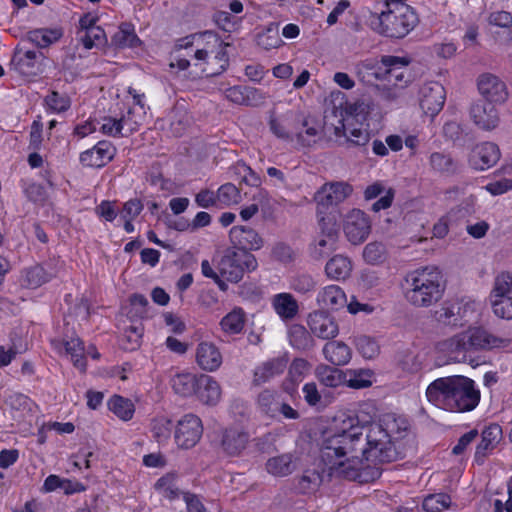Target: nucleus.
Wrapping results in <instances>:
<instances>
[{"label":"nucleus","mask_w":512,"mask_h":512,"mask_svg":"<svg viewBox=\"0 0 512 512\" xmlns=\"http://www.w3.org/2000/svg\"><path fill=\"white\" fill-rule=\"evenodd\" d=\"M319 453L330 476L359 482L380 476L378 469H372L370 478L367 477L369 465L364 464V422L357 415L347 416L339 428L324 432Z\"/></svg>","instance_id":"1"},{"label":"nucleus","mask_w":512,"mask_h":512,"mask_svg":"<svg viewBox=\"0 0 512 512\" xmlns=\"http://www.w3.org/2000/svg\"><path fill=\"white\" fill-rule=\"evenodd\" d=\"M402 417L385 416L379 422H364V464L391 463L404 456L401 440L408 431Z\"/></svg>","instance_id":"2"},{"label":"nucleus","mask_w":512,"mask_h":512,"mask_svg":"<svg viewBox=\"0 0 512 512\" xmlns=\"http://www.w3.org/2000/svg\"><path fill=\"white\" fill-rule=\"evenodd\" d=\"M430 403L449 412L465 413L474 410L481 399L475 381L463 375L441 377L426 389Z\"/></svg>","instance_id":"3"},{"label":"nucleus","mask_w":512,"mask_h":512,"mask_svg":"<svg viewBox=\"0 0 512 512\" xmlns=\"http://www.w3.org/2000/svg\"><path fill=\"white\" fill-rule=\"evenodd\" d=\"M512 336H497L482 327L470 328L439 344V349L446 353L452 362H466L468 353L473 350L504 349L511 345Z\"/></svg>","instance_id":"4"},{"label":"nucleus","mask_w":512,"mask_h":512,"mask_svg":"<svg viewBox=\"0 0 512 512\" xmlns=\"http://www.w3.org/2000/svg\"><path fill=\"white\" fill-rule=\"evenodd\" d=\"M404 296L412 306L430 307L443 297L445 281L437 267H424L409 272L404 278Z\"/></svg>","instance_id":"5"},{"label":"nucleus","mask_w":512,"mask_h":512,"mask_svg":"<svg viewBox=\"0 0 512 512\" xmlns=\"http://www.w3.org/2000/svg\"><path fill=\"white\" fill-rule=\"evenodd\" d=\"M418 16L411 6H400L396 10H383L371 15L373 30L390 38L401 39L418 24Z\"/></svg>","instance_id":"6"},{"label":"nucleus","mask_w":512,"mask_h":512,"mask_svg":"<svg viewBox=\"0 0 512 512\" xmlns=\"http://www.w3.org/2000/svg\"><path fill=\"white\" fill-rule=\"evenodd\" d=\"M257 266L258 263L253 254L232 247L225 250L218 262L217 270L226 281L238 283L246 272L254 271Z\"/></svg>","instance_id":"7"},{"label":"nucleus","mask_w":512,"mask_h":512,"mask_svg":"<svg viewBox=\"0 0 512 512\" xmlns=\"http://www.w3.org/2000/svg\"><path fill=\"white\" fill-rule=\"evenodd\" d=\"M202 434L201 419L194 414H186L178 421L175 429V440L179 447L189 449L199 442Z\"/></svg>","instance_id":"8"},{"label":"nucleus","mask_w":512,"mask_h":512,"mask_svg":"<svg viewBox=\"0 0 512 512\" xmlns=\"http://www.w3.org/2000/svg\"><path fill=\"white\" fill-rule=\"evenodd\" d=\"M321 238L311 248V257L320 260L328 257L337 248L338 229L331 219L322 217L319 221Z\"/></svg>","instance_id":"9"},{"label":"nucleus","mask_w":512,"mask_h":512,"mask_svg":"<svg viewBox=\"0 0 512 512\" xmlns=\"http://www.w3.org/2000/svg\"><path fill=\"white\" fill-rule=\"evenodd\" d=\"M371 231L369 217L359 209L350 211L344 222V233L349 242L358 245L366 240Z\"/></svg>","instance_id":"10"},{"label":"nucleus","mask_w":512,"mask_h":512,"mask_svg":"<svg viewBox=\"0 0 512 512\" xmlns=\"http://www.w3.org/2000/svg\"><path fill=\"white\" fill-rule=\"evenodd\" d=\"M445 102V89L438 82H430L420 89L419 104L426 115L436 116L443 108Z\"/></svg>","instance_id":"11"},{"label":"nucleus","mask_w":512,"mask_h":512,"mask_svg":"<svg viewBox=\"0 0 512 512\" xmlns=\"http://www.w3.org/2000/svg\"><path fill=\"white\" fill-rule=\"evenodd\" d=\"M307 325L313 335L329 340L339 333V327L335 319L323 310L313 311L308 315Z\"/></svg>","instance_id":"12"},{"label":"nucleus","mask_w":512,"mask_h":512,"mask_svg":"<svg viewBox=\"0 0 512 512\" xmlns=\"http://www.w3.org/2000/svg\"><path fill=\"white\" fill-rule=\"evenodd\" d=\"M352 186L345 182L325 184L315 193L314 200L322 208L343 202L351 193Z\"/></svg>","instance_id":"13"},{"label":"nucleus","mask_w":512,"mask_h":512,"mask_svg":"<svg viewBox=\"0 0 512 512\" xmlns=\"http://www.w3.org/2000/svg\"><path fill=\"white\" fill-rule=\"evenodd\" d=\"M477 85L485 101L504 103L508 98L506 84L493 74L487 73L480 75Z\"/></svg>","instance_id":"14"},{"label":"nucleus","mask_w":512,"mask_h":512,"mask_svg":"<svg viewBox=\"0 0 512 512\" xmlns=\"http://www.w3.org/2000/svg\"><path fill=\"white\" fill-rule=\"evenodd\" d=\"M42 58L43 54L41 52L33 50L23 51L21 48H16L11 63L19 74L32 77L42 72L40 62Z\"/></svg>","instance_id":"15"},{"label":"nucleus","mask_w":512,"mask_h":512,"mask_svg":"<svg viewBox=\"0 0 512 512\" xmlns=\"http://www.w3.org/2000/svg\"><path fill=\"white\" fill-rule=\"evenodd\" d=\"M470 115L480 129L490 131L497 127L499 123V114L494 103L478 100L472 104Z\"/></svg>","instance_id":"16"},{"label":"nucleus","mask_w":512,"mask_h":512,"mask_svg":"<svg viewBox=\"0 0 512 512\" xmlns=\"http://www.w3.org/2000/svg\"><path fill=\"white\" fill-rule=\"evenodd\" d=\"M249 434L240 428H226L221 435L220 447L229 457L240 456L249 443Z\"/></svg>","instance_id":"17"},{"label":"nucleus","mask_w":512,"mask_h":512,"mask_svg":"<svg viewBox=\"0 0 512 512\" xmlns=\"http://www.w3.org/2000/svg\"><path fill=\"white\" fill-rule=\"evenodd\" d=\"M115 151L111 142L99 141L93 148L80 154V162L87 167L100 168L113 159Z\"/></svg>","instance_id":"18"},{"label":"nucleus","mask_w":512,"mask_h":512,"mask_svg":"<svg viewBox=\"0 0 512 512\" xmlns=\"http://www.w3.org/2000/svg\"><path fill=\"white\" fill-rule=\"evenodd\" d=\"M229 238L233 247L237 250H259L263 246V239L251 227L234 226L229 232Z\"/></svg>","instance_id":"19"},{"label":"nucleus","mask_w":512,"mask_h":512,"mask_svg":"<svg viewBox=\"0 0 512 512\" xmlns=\"http://www.w3.org/2000/svg\"><path fill=\"white\" fill-rule=\"evenodd\" d=\"M325 469L307 468L300 476L293 479L294 490L298 494L310 495L314 494L323 482V473Z\"/></svg>","instance_id":"20"},{"label":"nucleus","mask_w":512,"mask_h":512,"mask_svg":"<svg viewBox=\"0 0 512 512\" xmlns=\"http://www.w3.org/2000/svg\"><path fill=\"white\" fill-rule=\"evenodd\" d=\"M501 153L497 144L483 142L477 145L472 154V162L476 169L485 170L495 165L500 159Z\"/></svg>","instance_id":"21"},{"label":"nucleus","mask_w":512,"mask_h":512,"mask_svg":"<svg viewBox=\"0 0 512 512\" xmlns=\"http://www.w3.org/2000/svg\"><path fill=\"white\" fill-rule=\"evenodd\" d=\"M196 362L202 370L213 372L222 364L218 347L211 342H201L196 349Z\"/></svg>","instance_id":"22"},{"label":"nucleus","mask_w":512,"mask_h":512,"mask_svg":"<svg viewBox=\"0 0 512 512\" xmlns=\"http://www.w3.org/2000/svg\"><path fill=\"white\" fill-rule=\"evenodd\" d=\"M201 37H207V45L217 47L215 56L212 59L206 61V64H213V62H217L219 65L212 69L209 73L211 76L223 73L229 66V56L226 51V48L229 46V44L223 42L220 37L212 31L203 32Z\"/></svg>","instance_id":"23"},{"label":"nucleus","mask_w":512,"mask_h":512,"mask_svg":"<svg viewBox=\"0 0 512 512\" xmlns=\"http://www.w3.org/2000/svg\"><path fill=\"white\" fill-rule=\"evenodd\" d=\"M288 364V358L286 356H280L268 360L262 365L258 366L254 371L253 384L261 385L268 382L273 377L282 374Z\"/></svg>","instance_id":"24"},{"label":"nucleus","mask_w":512,"mask_h":512,"mask_svg":"<svg viewBox=\"0 0 512 512\" xmlns=\"http://www.w3.org/2000/svg\"><path fill=\"white\" fill-rule=\"evenodd\" d=\"M271 305L275 313L283 321H291L299 314V304L290 293H278L273 296Z\"/></svg>","instance_id":"25"},{"label":"nucleus","mask_w":512,"mask_h":512,"mask_svg":"<svg viewBox=\"0 0 512 512\" xmlns=\"http://www.w3.org/2000/svg\"><path fill=\"white\" fill-rule=\"evenodd\" d=\"M481 442L476 447L474 460L482 465L488 451L492 450L502 437V429L498 424H491L482 431Z\"/></svg>","instance_id":"26"},{"label":"nucleus","mask_w":512,"mask_h":512,"mask_svg":"<svg viewBox=\"0 0 512 512\" xmlns=\"http://www.w3.org/2000/svg\"><path fill=\"white\" fill-rule=\"evenodd\" d=\"M195 395L202 403L215 405L221 397V388L211 376L202 374L198 377Z\"/></svg>","instance_id":"27"},{"label":"nucleus","mask_w":512,"mask_h":512,"mask_svg":"<svg viewBox=\"0 0 512 512\" xmlns=\"http://www.w3.org/2000/svg\"><path fill=\"white\" fill-rule=\"evenodd\" d=\"M317 302L323 309L337 311L347 304V299L339 286L329 285L318 293Z\"/></svg>","instance_id":"28"},{"label":"nucleus","mask_w":512,"mask_h":512,"mask_svg":"<svg viewBox=\"0 0 512 512\" xmlns=\"http://www.w3.org/2000/svg\"><path fill=\"white\" fill-rule=\"evenodd\" d=\"M381 63L386 68V79L388 82H392L396 85L397 83L404 81V70H407L410 59L407 57L385 55L382 56Z\"/></svg>","instance_id":"29"},{"label":"nucleus","mask_w":512,"mask_h":512,"mask_svg":"<svg viewBox=\"0 0 512 512\" xmlns=\"http://www.w3.org/2000/svg\"><path fill=\"white\" fill-rule=\"evenodd\" d=\"M466 306L459 302L445 303L435 312L436 319L446 325L462 326Z\"/></svg>","instance_id":"30"},{"label":"nucleus","mask_w":512,"mask_h":512,"mask_svg":"<svg viewBox=\"0 0 512 512\" xmlns=\"http://www.w3.org/2000/svg\"><path fill=\"white\" fill-rule=\"evenodd\" d=\"M57 271L52 264L34 265L25 272V283L29 288H38L56 277Z\"/></svg>","instance_id":"31"},{"label":"nucleus","mask_w":512,"mask_h":512,"mask_svg":"<svg viewBox=\"0 0 512 512\" xmlns=\"http://www.w3.org/2000/svg\"><path fill=\"white\" fill-rule=\"evenodd\" d=\"M265 466L269 474L276 477H285L296 470L295 457L292 453H284L269 458Z\"/></svg>","instance_id":"32"},{"label":"nucleus","mask_w":512,"mask_h":512,"mask_svg":"<svg viewBox=\"0 0 512 512\" xmlns=\"http://www.w3.org/2000/svg\"><path fill=\"white\" fill-rule=\"evenodd\" d=\"M325 359L335 366L346 365L352 356L351 349L342 341H330L323 347Z\"/></svg>","instance_id":"33"},{"label":"nucleus","mask_w":512,"mask_h":512,"mask_svg":"<svg viewBox=\"0 0 512 512\" xmlns=\"http://www.w3.org/2000/svg\"><path fill=\"white\" fill-rule=\"evenodd\" d=\"M226 98L239 105H254L261 98L259 90L248 86H233L225 91Z\"/></svg>","instance_id":"34"},{"label":"nucleus","mask_w":512,"mask_h":512,"mask_svg":"<svg viewBox=\"0 0 512 512\" xmlns=\"http://www.w3.org/2000/svg\"><path fill=\"white\" fill-rule=\"evenodd\" d=\"M352 271V263L348 257L336 255L332 257L325 266V272L329 278L345 280Z\"/></svg>","instance_id":"35"},{"label":"nucleus","mask_w":512,"mask_h":512,"mask_svg":"<svg viewBox=\"0 0 512 512\" xmlns=\"http://www.w3.org/2000/svg\"><path fill=\"white\" fill-rule=\"evenodd\" d=\"M303 325L294 324L288 330L289 342L295 349L307 351L314 347V339Z\"/></svg>","instance_id":"36"},{"label":"nucleus","mask_w":512,"mask_h":512,"mask_svg":"<svg viewBox=\"0 0 512 512\" xmlns=\"http://www.w3.org/2000/svg\"><path fill=\"white\" fill-rule=\"evenodd\" d=\"M429 164L431 168L440 174L452 175L457 172V162L450 156L443 152H433L429 157Z\"/></svg>","instance_id":"37"},{"label":"nucleus","mask_w":512,"mask_h":512,"mask_svg":"<svg viewBox=\"0 0 512 512\" xmlns=\"http://www.w3.org/2000/svg\"><path fill=\"white\" fill-rule=\"evenodd\" d=\"M198 377L191 373L177 374L172 379V388L176 394L188 397L195 394Z\"/></svg>","instance_id":"38"},{"label":"nucleus","mask_w":512,"mask_h":512,"mask_svg":"<svg viewBox=\"0 0 512 512\" xmlns=\"http://www.w3.org/2000/svg\"><path fill=\"white\" fill-rule=\"evenodd\" d=\"M111 42L113 45L120 48H133L140 44V39L135 34L132 24L122 23L119 27V30L113 35Z\"/></svg>","instance_id":"39"},{"label":"nucleus","mask_w":512,"mask_h":512,"mask_svg":"<svg viewBox=\"0 0 512 512\" xmlns=\"http://www.w3.org/2000/svg\"><path fill=\"white\" fill-rule=\"evenodd\" d=\"M61 36L62 32L59 29L43 28L29 31L27 39L40 48H46L52 43L58 41Z\"/></svg>","instance_id":"40"},{"label":"nucleus","mask_w":512,"mask_h":512,"mask_svg":"<svg viewBox=\"0 0 512 512\" xmlns=\"http://www.w3.org/2000/svg\"><path fill=\"white\" fill-rule=\"evenodd\" d=\"M222 330L230 335L240 333L245 325V314L241 308H235L220 322Z\"/></svg>","instance_id":"41"},{"label":"nucleus","mask_w":512,"mask_h":512,"mask_svg":"<svg viewBox=\"0 0 512 512\" xmlns=\"http://www.w3.org/2000/svg\"><path fill=\"white\" fill-rule=\"evenodd\" d=\"M280 396L276 391L265 389L259 393L257 397V405L262 413L265 415L276 418V409H278Z\"/></svg>","instance_id":"42"},{"label":"nucleus","mask_w":512,"mask_h":512,"mask_svg":"<svg viewBox=\"0 0 512 512\" xmlns=\"http://www.w3.org/2000/svg\"><path fill=\"white\" fill-rule=\"evenodd\" d=\"M63 345L66 354L70 356L74 366L84 371L86 368V361L84 357V346L82 341L76 337L69 340H63Z\"/></svg>","instance_id":"43"},{"label":"nucleus","mask_w":512,"mask_h":512,"mask_svg":"<svg viewBox=\"0 0 512 512\" xmlns=\"http://www.w3.org/2000/svg\"><path fill=\"white\" fill-rule=\"evenodd\" d=\"M315 372L318 380L326 387H338L345 381L342 371L335 367L319 365Z\"/></svg>","instance_id":"44"},{"label":"nucleus","mask_w":512,"mask_h":512,"mask_svg":"<svg viewBox=\"0 0 512 512\" xmlns=\"http://www.w3.org/2000/svg\"><path fill=\"white\" fill-rule=\"evenodd\" d=\"M109 410L124 421H128L133 417L134 405L129 400L119 395H114L108 401Z\"/></svg>","instance_id":"45"},{"label":"nucleus","mask_w":512,"mask_h":512,"mask_svg":"<svg viewBox=\"0 0 512 512\" xmlns=\"http://www.w3.org/2000/svg\"><path fill=\"white\" fill-rule=\"evenodd\" d=\"M256 41L258 46L265 50L279 47L282 43V40L279 37L278 24L270 23L264 31L257 34Z\"/></svg>","instance_id":"46"},{"label":"nucleus","mask_w":512,"mask_h":512,"mask_svg":"<svg viewBox=\"0 0 512 512\" xmlns=\"http://www.w3.org/2000/svg\"><path fill=\"white\" fill-rule=\"evenodd\" d=\"M154 487L160 495L169 500H174L181 494L179 487L176 485V477L174 474L162 476L157 480Z\"/></svg>","instance_id":"47"},{"label":"nucleus","mask_w":512,"mask_h":512,"mask_svg":"<svg viewBox=\"0 0 512 512\" xmlns=\"http://www.w3.org/2000/svg\"><path fill=\"white\" fill-rule=\"evenodd\" d=\"M363 259L371 265L383 263L387 258L386 247L382 242H370L363 249Z\"/></svg>","instance_id":"48"},{"label":"nucleus","mask_w":512,"mask_h":512,"mask_svg":"<svg viewBox=\"0 0 512 512\" xmlns=\"http://www.w3.org/2000/svg\"><path fill=\"white\" fill-rule=\"evenodd\" d=\"M343 129L349 145L365 146L370 141V133L362 124L360 127H354L352 123H347L343 125Z\"/></svg>","instance_id":"49"},{"label":"nucleus","mask_w":512,"mask_h":512,"mask_svg":"<svg viewBox=\"0 0 512 512\" xmlns=\"http://www.w3.org/2000/svg\"><path fill=\"white\" fill-rule=\"evenodd\" d=\"M451 505V498L445 493L431 494L422 503L425 512H442Z\"/></svg>","instance_id":"50"},{"label":"nucleus","mask_w":512,"mask_h":512,"mask_svg":"<svg viewBox=\"0 0 512 512\" xmlns=\"http://www.w3.org/2000/svg\"><path fill=\"white\" fill-rule=\"evenodd\" d=\"M355 345L358 352L366 359H372L379 354L380 347L377 341L367 335L356 337Z\"/></svg>","instance_id":"51"},{"label":"nucleus","mask_w":512,"mask_h":512,"mask_svg":"<svg viewBox=\"0 0 512 512\" xmlns=\"http://www.w3.org/2000/svg\"><path fill=\"white\" fill-rule=\"evenodd\" d=\"M492 297H512V275L508 272H502L496 276L494 286L490 293Z\"/></svg>","instance_id":"52"},{"label":"nucleus","mask_w":512,"mask_h":512,"mask_svg":"<svg viewBox=\"0 0 512 512\" xmlns=\"http://www.w3.org/2000/svg\"><path fill=\"white\" fill-rule=\"evenodd\" d=\"M489 300L493 309L494 314L502 319H512V297H492L489 296Z\"/></svg>","instance_id":"53"},{"label":"nucleus","mask_w":512,"mask_h":512,"mask_svg":"<svg viewBox=\"0 0 512 512\" xmlns=\"http://www.w3.org/2000/svg\"><path fill=\"white\" fill-rule=\"evenodd\" d=\"M217 202L229 206L240 201V192L232 183H226L220 186L216 192Z\"/></svg>","instance_id":"54"},{"label":"nucleus","mask_w":512,"mask_h":512,"mask_svg":"<svg viewBox=\"0 0 512 512\" xmlns=\"http://www.w3.org/2000/svg\"><path fill=\"white\" fill-rule=\"evenodd\" d=\"M80 41L86 49H91L94 46L104 44L106 42V35L101 27L91 26L85 30L84 35L80 38Z\"/></svg>","instance_id":"55"},{"label":"nucleus","mask_w":512,"mask_h":512,"mask_svg":"<svg viewBox=\"0 0 512 512\" xmlns=\"http://www.w3.org/2000/svg\"><path fill=\"white\" fill-rule=\"evenodd\" d=\"M44 102L49 110L62 113L70 108L71 101L68 96L60 94L57 91L50 92L44 99Z\"/></svg>","instance_id":"56"},{"label":"nucleus","mask_w":512,"mask_h":512,"mask_svg":"<svg viewBox=\"0 0 512 512\" xmlns=\"http://www.w3.org/2000/svg\"><path fill=\"white\" fill-rule=\"evenodd\" d=\"M290 288L300 294H307L316 288L315 279L306 273L295 275L290 281Z\"/></svg>","instance_id":"57"},{"label":"nucleus","mask_w":512,"mask_h":512,"mask_svg":"<svg viewBox=\"0 0 512 512\" xmlns=\"http://www.w3.org/2000/svg\"><path fill=\"white\" fill-rule=\"evenodd\" d=\"M174 425L170 419L165 417L157 418L152 423V432L158 442L166 441L170 438Z\"/></svg>","instance_id":"58"},{"label":"nucleus","mask_w":512,"mask_h":512,"mask_svg":"<svg viewBox=\"0 0 512 512\" xmlns=\"http://www.w3.org/2000/svg\"><path fill=\"white\" fill-rule=\"evenodd\" d=\"M351 377L347 380V384L353 389L367 388L372 385L373 372L371 370H351Z\"/></svg>","instance_id":"59"},{"label":"nucleus","mask_w":512,"mask_h":512,"mask_svg":"<svg viewBox=\"0 0 512 512\" xmlns=\"http://www.w3.org/2000/svg\"><path fill=\"white\" fill-rule=\"evenodd\" d=\"M303 126L305 130L296 134V140L300 147L308 148L317 142L319 129L314 126H308L307 120L303 122Z\"/></svg>","instance_id":"60"},{"label":"nucleus","mask_w":512,"mask_h":512,"mask_svg":"<svg viewBox=\"0 0 512 512\" xmlns=\"http://www.w3.org/2000/svg\"><path fill=\"white\" fill-rule=\"evenodd\" d=\"M269 128L274 136L286 142L293 141V135L288 131L284 121L271 116L269 119Z\"/></svg>","instance_id":"61"},{"label":"nucleus","mask_w":512,"mask_h":512,"mask_svg":"<svg viewBox=\"0 0 512 512\" xmlns=\"http://www.w3.org/2000/svg\"><path fill=\"white\" fill-rule=\"evenodd\" d=\"M124 121H125L124 118H120V119H116V118H112V117L106 118L105 122L103 123V125L101 127V130L104 134L114 136V137L122 135Z\"/></svg>","instance_id":"62"},{"label":"nucleus","mask_w":512,"mask_h":512,"mask_svg":"<svg viewBox=\"0 0 512 512\" xmlns=\"http://www.w3.org/2000/svg\"><path fill=\"white\" fill-rule=\"evenodd\" d=\"M196 204L205 209H209L217 205L216 193L211 190L203 189L195 196Z\"/></svg>","instance_id":"63"},{"label":"nucleus","mask_w":512,"mask_h":512,"mask_svg":"<svg viewBox=\"0 0 512 512\" xmlns=\"http://www.w3.org/2000/svg\"><path fill=\"white\" fill-rule=\"evenodd\" d=\"M488 22L497 27L510 28L512 26V15L507 11L493 12L489 15Z\"/></svg>","instance_id":"64"}]
</instances>
